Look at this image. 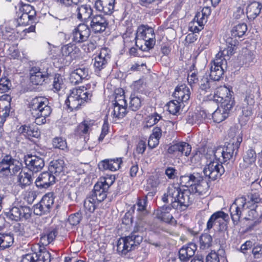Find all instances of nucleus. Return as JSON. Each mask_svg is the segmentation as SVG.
I'll list each match as a JSON object with an SVG mask.
<instances>
[{"mask_svg":"<svg viewBox=\"0 0 262 262\" xmlns=\"http://www.w3.org/2000/svg\"><path fill=\"white\" fill-rule=\"evenodd\" d=\"M108 26L107 18L102 14L93 15L90 18V25L80 23L72 33V39L76 43L86 41L91 31L95 34L104 32Z\"/></svg>","mask_w":262,"mask_h":262,"instance_id":"nucleus-1","label":"nucleus"},{"mask_svg":"<svg viewBox=\"0 0 262 262\" xmlns=\"http://www.w3.org/2000/svg\"><path fill=\"white\" fill-rule=\"evenodd\" d=\"M115 0H97L95 2V8L105 14H111L114 9Z\"/></svg>","mask_w":262,"mask_h":262,"instance_id":"nucleus-26","label":"nucleus"},{"mask_svg":"<svg viewBox=\"0 0 262 262\" xmlns=\"http://www.w3.org/2000/svg\"><path fill=\"white\" fill-rule=\"evenodd\" d=\"M147 203V198L144 196L141 198H139L135 208L137 207V211L141 215H144L148 212L146 207Z\"/></svg>","mask_w":262,"mask_h":262,"instance_id":"nucleus-47","label":"nucleus"},{"mask_svg":"<svg viewBox=\"0 0 262 262\" xmlns=\"http://www.w3.org/2000/svg\"><path fill=\"white\" fill-rule=\"evenodd\" d=\"M35 262H50L51 254L45 248H40L37 252L33 253Z\"/></svg>","mask_w":262,"mask_h":262,"instance_id":"nucleus-44","label":"nucleus"},{"mask_svg":"<svg viewBox=\"0 0 262 262\" xmlns=\"http://www.w3.org/2000/svg\"><path fill=\"white\" fill-rule=\"evenodd\" d=\"M210 116L209 114L208 117ZM208 118V115L204 110H200L196 113H189L187 117V122L190 124H199Z\"/></svg>","mask_w":262,"mask_h":262,"instance_id":"nucleus-30","label":"nucleus"},{"mask_svg":"<svg viewBox=\"0 0 262 262\" xmlns=\"http://www.w3.org/2000/svg\"><path fill=\"white\" fill-rule=\"evenodd\" d=\"M7 218L15 221L27 220L30 216V208L26 206H13L5 212Z\"/></svg>","mask_w":262,"mask_h":262,"instance_id":"nucleus-14","label":"nucleus"},{"mask_svg":"<svg viewBox=\"0 0 262 262\" xmlns=\"http://www.w3.org/2000/svg\"><path fill=\"white\" fill-rule=\"evenodd\" d=\"M212 238L210 235L205 233L201 235L199 238L200 248L205 250L211 247Z\"/></svg>","mask_w":262,"mask_h":262,"instance_id":"nucleus-49","label":"nucleus"},{"mask_svg":"<svg viewBox=\"0 0 262 262\" xmlns=\"http://www.w3.org/2000/svg\"><path fill=\"white\" fill-rule=\"evenodd\" d=\"M120 105L126 104V101L125 99L123 91L122 89H119L115 92V99L113 104H118Z\"/></svg>","mask_w":262,"mask_h":262,"instance_id":"nucleus-56","label":"nucleus"},{"mask_svg":"<svg viewBox=\"0 0 262 262\" xmlns=\"http://www.w3.org/2000/svg\"><path fill=\"white\" fill-rule=\"evenodd\" d=\"M250 208H251L247 205L245 198L242 196L236 199L230 208V215L233 224L237 225L241 217L244 214H247Z\"/></svg>","mask_w":262,"mask_h":262,"instance_id":"nucleus-9","label":"nucleus"},{"mask_svg":"<svg viewBox=\"0 0 262 262\" xmlns=\"http://www.w3.org/2000/svg\"><path fill=\"white\" fill-rule=\"evenodd\" d=\"M136 32L138 40H142L144 44V46L141 45L140 50L145 51L154 48L156 43V38L152 27L142 25L138 27Z\"/></svg>","mask_w":262,"mask_h":262,"instance_id":"nucleus-8","label":"nucleus"},{"mask_svg":"<svg viewBox=\"0 0 262 262\" xmlns=\"http://www.w3.org/2000/svg\"><path fill=\"white\" fill-rule=\"evenodd\" d=\"M110 51L106 48H102L100 53L95 57L94 67L95 71H100L104 69L110 59Z\"/></svg>","mask_w":262,"mask_h":262,"instance_id":"nucleus-22","label":"nucleus"},{"mask_svg":"<svg viewBox=\"0 0 262 262\" xmlns=\"http://www.w3.org/2000/svg\"><path fill=\"white\" fill-rule=\"evenodd\" d=\"M142 239V236L135 231L127 236L120 238L117 244L118 253L121 255H126L128 252L134 250Z\"/></svg>","mask_w":262,"mask_h":262,"instance_id":"nucleus-6","label":"nucleus"},{"mask_svg":"<svg viewBox=\"0 0 262 262\" xmlns=\"http://www.w3.org/2000/svg\"><path fill=\"white\" fill-rule=\"evenodd\" d=\"M196 250V245L192 243L183 246L179 252L180 259L183 262L188 261L194 255Z\"/></svg>","mask_w":262,"mask_h":262,"instance_id":"nucleus-25","label":"nucleus"},{"mask_svg":"<svg viewBox=\"0 0 262 262\" xmlns=\"http://www.w3.org/2000/svg\"><path fill=\"white\" fill-rule=\"evenodd\" d=\"M261 8V4L256 1L249 4L246 9V13L248 19H255L259 14Z\"/></svg>","mask_w":262,"mask_h":262,"instance_id":"nucleus-36","label":"nucleus"},{"mask_svg":"<svg viewBox=\"0 0 262 262\" xmlns=\"http://www.w3.org/2000/svg\"><path fill=\"white\" fill-rule=\"evenodd\" d=\"M66 168V164L62 159H58L50 162L49 171L55 176V177L61 173H63Z\"/></svg>","mask_w":262,"mask_h":262,"instance_id":"nucleus-34","label":"nucleus"},{"mask_svg":"<svg viewBox=\"0 0 262 262\" xmlns=\"http://www.w3.org/2000/svg\"><path fill=\"white\" fill-rule=\"evenodd\" d=\"M122 163L121 158L104 159L101 161L98 164L100 170H109L115 171L119 169Z\"/></svg>","mask_w":262,"mask_h":262,"instance_id":"nucleus-24","label":"nucleus"},{"mask_svg":"<svg viewBox=\"0 0 262 262\" xmlns=\"http://www.w3.org/2000/svg\"><path fill=\"white\" fill-rule=\"evenodd\" d=\"M208 188V183L200 174L199 181H196L192 186V188L190 189L193 194L197 193L199 195H204L207 193Z\"/></svg>","mask_w":262,"mask_h":262,"instance_id":"nucleus-31","label":"nucleus"},{"mask_svg":"<svg viewBox=\"0 0 262 262\" xmlns=\"http://www.w3.org/2000/svg\"><path fill=\"white\" fill-rule=\"evenodd\" d=\"M19 11L23 13L29 14L30 16H35L36 11L34 8L30 5L24 4L20 6Z\"/></svg>","mask_w":262,"mask_h":262,"instance_id":"nucleus-63","label":"nucleus"},{"mask_svg":"<svg viewBox=\"0 0 262 262\" xmlns=\"http://www.w3.org/2000/svg\"><path fill=\"white\" fill-rule=\"evenodd\" d=\"M54 196L53 192L45 194L40 202L37 204L34 209L35 214L41 215L49 213L53 208Z\"/></svg>","mask_w":262,"mask_h":262,"instance_id":"nucleus-13","label":"nucleus"},{"mask_svg":"<svg viewBox=\"0 0 262 262\" xmlns=\"http://www.w3.org/2000/svg\"><path fill=\"white\" fill-rule=\"evenodd\" d=\"M224 152L225 151L223 150V147L219 146L215 149L208 150L206 155V158L209 159V158H211L212 161H218L222 164L227 161L225 160L224 158Z\"/></svg>","mask_w":262,"mask_h":262,"instance_id":"nucleus-35","label":"nucleus"},{"mask_svg":"<svg viewBox=\"0 0 262 262\" xmlns=\"http://www.w3.org/2000/svg\"><path fill=\"white\" fill-rule=\"evenodd\" d=\"M203 172L206 177L214 181L221 177L224 173L225 169L221 163L218 161H212V158H209V163L204 168Z\"/></svg>","mask_w":262,"mask_h":262,"instance_id":"nucleus-11","label":"nucleus"},{"mask_svg":"<svg viewBox=\"0 0 262 262\" xmlns=\"http://www.w3.org/2000/svg\"><path fill=\"white\" fill-rule=\"evenodd\" d=\"M228 216L227 214L222 211L214 213L207 223V229L209 230L214 227H216V229L220 231L226 230L227 228L226 220Z\"/></svg>","mask_w":262,"mask_h":262,"instance_id":"nucleus-12","label":"nucleus"},{"mask_svg":"<svg viewBox=\"0 0 262 262\" xmlns=\"http://www.w3.org/2000/svg\"><path fill=\"white\" fill-rule=\"evenodd\" d=\"M33 181L31 173L26 172L22 169L19 172L17 177L18 185L22 189L25 188L32 184Z\"/></svg>","mask_w":262,"mask_h":262,"instance_id":"nucleus-38","label":"nucleus"},{"mask_svg":"<svg viewBox=\"0 0 262 262\" xmlns=\"http://www.w3.org/2000/svg\"><path fill=\"white\" fill-rule=\"evenodd\" d=\"M58 233L57 228L50 227L46 229L41 234L40 242L43 245H48L55 239Z\"/></svg>","mask_w":262,"mask_h":262,"instance_id":"nucleus-33","label":"nucleus"},{"mask_svg":"<svg viewBox=\"0 0 262 262\" xmlns=\"http://www.w3.org/2000/svg\"><path fill=\"white\" fill-rule=\"evenodd\" d=\"M53 147L64 150L67 149L66 141L61 137H55L53 139Z\"/></svg>","mask_w":262,"mask_h":262,"instance_id":"nucleus-57","label":"nucleus"},{"mask_svg":"<svg viewBox=\"0 0 262 262\" xmlns=\"http://www.w3.org/2000/svg\"><path fill=\"white\" fill-rule=\"evenodd\" d=\"M11 162H10V176L15 175L18 172H19L21 170L22 165L18 161L11 157Z\"/></svg>","mask_w":262,"mask_h":262,"instance_id":"nucleus-52","label":"nucleus"},{"mask_svg":"<svg viewBox=\"0 0 262 262\" xmlns=\"http://www.w3.org/2000/svg\"><path fill=\"white\" fill-rule=\"evenodd\" d=\"M97 202L91 196L88 197L84 202L85 209L90 213L93 212L96 207Z\"/></svg>","mask_w":262,"mask_h":262,"instance_id":"nucleus-53","label":"nucleus"},{"mask_svg":"<svg viewBox=\"0 0 262 262\" xmlns=\"http://www.w3.org/2000/svg\"><path fill=\"white\" fill-rule=\"evenodd\" d=\"M95 125L96 123L94 120H84L77 126L75 131L76 134L80 136L89 134Z\"/></svg>","mask_w":262,"mask_h":262,"instance_id":"nucleus-32","label":"nucleus"},{"mask_svg":"<svg viewBox=\"0 0 262 262\" xmlns=\"http://www.w3.org/2000/svg\"><path fill=\"white\" fill-rule=\"evenodd\" d=\"M235 46H228L227 48L224 49L223 51L219 52L216 55L220 58H228L231 55L233 51L235 50Z\"/></svg>","mask_w":262,"mask_h":262,"instance_id":"nucleus-60","label":"nucleus"},{"mask_svg":"<svg viewBox=\"0 0 262 262\" xmlns=\"http://www.w3.org/2000/svg\"><path fill=\"white\" fill-rule=\"evenodd\" d=\"M213 101L221 103V105L224 104V102L229 103L231 101L232 106L234 105V100L231 97L230 91L226 87H220L218 88L214 93L213 98Z\"/></svg>","mask_w":262,"mask_h":262,"instance_id":"nucleus-23","label":"nucleus"},{"mask_svg":"<svg viewBox=\"0 0 262 262\" xmlns=\"http://www.w3.org/2000/svg\"><path fill=\"white\" fill-rule=\"evenodd\" d=\"M82 219L81 213L78 212L71 214L68 219L69 223L73 226L77 225L80 223Z\"/></svg>","mask_w":262,"mask_h":262,"instance_id":"nucleus-64","label":"nucleus"},{"mask_svg":"<svg viewBox=\"0 0 262 262\" xmlns=\"http://www.w3.org/2000/svg\"><path fill=\"white\" fill-rule=\"evenodd\" d=\"M171 199L172 208L180 211L185 210L192 203L194 197L190 189H181L178 185H170L162 196V201L168 203Z\"/></svg>","mask_w":262,"mask_h":262,"instance_id":"nucleus-2","label":"nucleus"},{"mask_svg":"<svg viewBox=\"0 0 262 262\" xmlns=\"http://www.w3.org/2000/svg\"><path fill=\"white\" fill-rule=\"evenodd\" d=\"M54 74L52 66L47 62L43 61L39 66L33 67L30 69V82L33 85H42L49 83Z\"/></svg>","mask_w":262,"mask_h":262,"instance_id":"nucleus-5","label":"nucleus"},{"mask_svg":"<svg viewBox=\"0 0 262 262\" xmlns=\"http://www.w3.org/2000/svg\"><path fill=\"white\" fill-rule=\"evenodd\" d=\"M95 84H88L85 86L75 88L71 90L65 103L71 111L78 109L85 102H89L92 96Z\"/></svg>","mask_w":262,"mask_h":262,"instance_id":"nucleus-3","label":"nucleus"},{"mask_svg":"<svg viewBox=\"0 0 262 262\" xmlns=\"http://www.w3.org/2000/svg\"><path fill=\"white\" fill-rule=\"evenodd\" d=\"M190 91L185 84H182L176 88L173 96L181 103L186 102L190 98Z\"/></svg>","mask_w":262,"mask_h":262,"instance_id":"nucleus-28","label":"nucleus"},{"mask_svg":"<svg viewBox=\"0 0 262 262\" xmlns=\"http://www.w3.org/2000/svg\"><path fill=\"white\" fill-rule=\"evenodd\" d=\"M210 77L213 81H219L227 68V59L220 58L215 56V58L210 63Z\"/></svg>","mask_w":262,"mask_h":262,"instance_id":"nucleus-10","label":"nucleus"},{"mask_svg":"<svg viewBox=\"0 0 262 262\" xmlns=\"http://www.w3.org/2000/svg\"><path fill=\"white\" fill-rule=\"evenodd\" d=\"M191 150V146L188 143L180 142L169 146L167 149V152L176 156H181L183 154L188 156Z\"/></svg>","mask_w":262,"mask_h":262,"instance_id":"nucleus-19","label":"nucleus"},{"mask_svg":"<svg viewBox=\"0 0 262 262\" xmlns=\"http://www.w3.org/2000/svg\"><path fill=\"white\" fill-rule=\"evenodd\" d=\"M63 84L62 76L59 74H56L54 77V81L53 82L54 91L55 92L60 91Z\"/></svg>","mask_w":262,"mask_h":262,"instance_id":"nucleus-61","label":"nucleus"},{"mask_svg":"<svg viewBox=\"0 0 262 262\" xmlns=\"http://www.w3.org/2000/svg\"><path fill=\"white\" fill-rule=\"evenodd\" d=\"M172 207L171 204L168 205H163L159 208L157 211V215L162 221L169 223L173 219L172 215L170 213Z\"/></svg>","mask_w":262,"mask_h":262,"instance_id":"nucleus-37","label":"nucleus"},{"mask_svg":"<svg viewBox=\"0 0 262 262\" xmlns=\"http://www.w3.org/2000/svg\"><path fill=\"white\" fill-rule=\"evenodd\" d=\"M12 83L10 80L7 77L0 79V93H5L8 92L12 88Z\"/></svg>","mask_w":262,"mask_h":262,"instance_id":"nucleus-58","label":"nucleus"},{"mask_svg":"<svg viewBox=\"0 0 262 262\" xmlns=\"http://www.w3.org/2000/svg\"><path fill=\"white\" fill-rule=\"evenodd\" d=\"M229 137L231 138L229 142H227L224 147H223L225 151L224 158L225 160H229L234 156H236L238 150V148L242 141V137L241 133L235 128H230L229 134Z\"/></svg>","mask_w":262,"mask_h":262,"instance_id":"nucleus-7","label":"nucleus"},{"mask_svg":"<svg viewBox=\"0 0 262 262\" xmlns=\"http://www.w3.org/2000/svg\"><path fill=\"white\" fill-rule=\"evenodd\" d=\"M199 179H200V173L198 172H193L192 174L182 176L180 177V184L182 186L187 188L189 186L192 188L194 183L196 181H199Z\"/></svg>","mask_w":262,"mask_h":262,"instance_id":"nucleus-40","label":"nucleus"},{"mask_svg":"<svg viewBox=\"0 0 262 262\" xmlns=\"http://www.w3.org/2000/svg\"><path fill=\"white\" fill-rule=\"evenodd\" d=\"M247 30V27L246 24H239L234 26L231 30V36L234 37H242L243 36Z\"/></svg>","mask_w":262,"mask_h":262,"instance_id":"nucleus-50","label":"nucleus"},{"mask_svg":"<svg viewBox=\"0 0 262 262\" xmlns=\"http://www.w3.org/2000/svg\"><path fill=\"white\" fill-rule=\"evenodd\" d=\"M161 120H162L161 117L157 113L152 114L147 118L146 126L147 127H151Z\"/></svg>","mask_w":262,"mask_h":262,"instance_id":"nucleus-62","label":"nucleus"},{"mask_svg":"<svg viewBox=\"0 0 262 262\" xmlns=\"http://www.w3.org/2000/svg\"><path fill=\"white\" fill-rule=\"evenodd\" d=\"M49 104V100L41 96L35 97L29 102L30 111L32 116L35 118L36 124L41 125L46 122V118L52 112V108Z\"/></svg>","mask_w":262,"mask_h":262,"instance_id":"nucleus-4","label":"nucleus"},{"mask_svg":"<svg viewBox=\"0 0 262 262\" xmlns=\"http://www.w3.org/2000/svg\"><path fill=\"white\" fill-rule=\"evenodd\" d=\"M137 37V32L134 33L132 28L128 27L126 29V32L122 35L125 47L126 48H129L133 42L135 41L136 46L140 49V46L139 45L140 42L138 41V38Z\"/></svg>","mask_w":262,"mask_h":262,"instance_id":"nucleus-27","label":"nucleus"},{"mask_svg":"<svg viewBox=\"0 0 262 262\" xmlns=\"http://www.w3.org/2000/svg\"><path fill=\"white\" fill-rule=\"evenodd\" d=\"M73 14L81 23L86 24L93 16V9L90 5L73 6Z\"/></svg>","mask_w":262,"mask_h":262,"instance_id":"nucleus-15","label":"nucleus"},{"mask_svg":"<svg viewBox=\"0 0 262 262\" xmlns=\"http://www.w3.org/2000/svg\"><path fill=\"white\" fill-rule=\"evenodd\" d=\"M256 155L253 149H248L244 156V161L247 164H252L256 160Z\"/></svg>","mask_w":262,"mask_h":262,"instance_id":"nucleus-59","label":"nucleus"},{"mask_svg":"<svg viewBox=\"0 0 262 262\" xmlns=\"http://www.w3.org/2000/svg\"><path fill=\"white\" fill-rule=\"evenodd\" d=\"M90 78L89 69L82 67L73 71L69 77L71 83L77 84L82 82L83 80H87Z\"/></svg>","mask_w":262,"mask_h":262,"instance_id":"nucleus-20","label":"nucleus"},{"mask_svg":"<svg viewBox=\"0 0 262 262\" xmlns=\"http://www.w3.org/2000/svg\"><path fill=\"white\" fill-rule=\"evenodd\" d=\"M24 161L26 167L32 172L40 171L45 166L43 159L36 155H28L25 157Z\"/></svg>","mask_w":262,"mask_h":262,"instance_id":"nucleus-16","label":"nucleus"},{"mask_svg":"<svg viewBox=\"0 0 262 262\" xmlns=\"http://www.w3.org/2000/svg\"><path fill=\"white\" fill-rule=\"evenodd\" d=\"M11 156L6 155L0 161V176L8 177L10 176V165Z\"/></svg>","mask_w":262,"mask_h":262,"instance_id":"nucleus-42","label":"nucleus"},{"mask_svg":"<svg viewBox=\"0 0 262 262\" xmlns=\"http://www.w3.org/2000/svg\"><path fill=\"white\" fill-rule=\"evenodd\" d=\"M243 197L246 199L247 205L251 208H254L256 206H258L257 204L261 201L259 193L256 190H251L246 195Z\"/></svg>","mask_w":262,"mask_h":262,"instance_id":"nucleus-41","label":"nucleus"},{"mask_svg":"<svg viewBox=\"0 0 262 262\" xmlns=\"http://www.w3.org/2000/svg\"><path fill=\"white\" fill-rule=\"evenodd\" d=\"M55 181V176L49 171H45L39 174L35 180V184L38 189H46L54 185Z\"/></svg>","mask_w":262,"mask_h":262,"instance_id":"nucleus-17","label":"nucleus"},{"mask_svg":"<svg viewBox=\"0 0 262 262\" xmlns=\"http://www.w3.org/2000/svg\"><path fill=\"white\" fill-rule=\"evenodd\" d=\"M213 83V80H210L207 76H203L199 83L200 89L205 92H207Z\"/></svg>","mask_w":262,"mask_h":262,"instance_id":"nucleus-55","label":"nucleus"},{"mask_svg":"<svg viewBox=\"0 0 262 262\" xmlns=\"http://www.w3.org/2000/svg\"><path fill=\"white\" fill-rule=\"evenodd\" d=\"M114 109L112 113L114 118L117 119L123 118L127 113V104L126 105H120L118 104H113Z\"/></svg>","mask_w":262,"mask_h":262,"instance_id":"nucleus-46","label":"nucleus"},{"mask_svg":"<svg viewBox=\"0 0 262 262\" xmlns=\"http://www.w3.org/2000/svg\"><path fill=\"white\" fill-rule=\"evenodd\" d=\"M247 214L244 219L246 221L251 222L249 223V229H252L262 221V205H259L249 209Z\"/></svg>","mask_w":262,"mask_h":262,"instance_id":"nucleus-18","label":"nucleus"},{"mask_svg":"<svg viewBox=\"0 0 262 262\" xmlns=\"http://www.w3.org/2000/svg\"><path fill=\"white\" fill-rule=\"evenodd\" d=\"M102 183H97L94 186V189L90 196L95 200L97 203L103 201L107 196V189H104Z\"/></svg>","mask_w":262,"mask_h":262,"instance_id":"nucleus-29","label":"nucleus"},{"mask_svg":"<svg viewBox=\"0 0 262 262\" xmlns=\"http://www.w3.org/2000/svg\"><path fill=\"white\" fill-rule=\"evenodd\" d=\"M180 104L181 102L179 100H173L170 101L167 104L168 111L172 115H177L180 110Z\"/></svg>","mask_w":262,"mask_h":262,"instance_id":"nucleus-54","label":"nucleus"},{"mask_svg":"<svg viewBox=\"0 0 262 262\" xmlns=\"http://www.w3.org/2000/svg\"><path fill=\"white\" fill-rule=\"evenodd\" d=\"M14 242V238L10 233H0V250H4L11 246Z\"/></svg>","mask_w":262,"mask_h":262,"instance_id":"nucleus-45","label":"nucleus"},{"mask_svg":"<svg viewBox=\"0 0 262 262\" xmlns=\"http://www.w3.org/2000/svg\"><path fill=\"white\" fill-rule=\"evenodd\" d=\"M19 130L21 133L28 137L38 138L40 136V132L36 125H24L20 128Z\"/></svg>","mask_w":262,"mask_h":262,"instance_id":"nucleus-43","label":"nucleus"},{"mask_svg":"<svg viewBox=\"0 0 262 262\" xmlns=\"http://www.w3.org/2000/svg\"><path fill=\"white\" fill-rule=\"evenodd\" d=\"M35 16H30L29 14L23 13V12H18L17 22L19 25H28L30 23H32Z\"/></svg>","mask_w":262,"mask_h":262,"instance_id":"nucleus-51","label":"nucleus"},{"mask_svg":"<svg viewBox=\"0 0 262 262\" xmlns=\"http://www.w3.org/2000/svg\"><path fill=\"white\" fill-rule=\"evenodd\" d=\"M226 103L224 102L221 107L216 109L211 115L214 122L219 123L227 118L231 109L232 108V102L231 101Z\"/></svg>","mask_w":262,"mask_h":262,"instance_id":"nucleus-21","label":"nucleus"},{"mask_svg":"<svg viewBox=\"0 0 262 262\" xmlns=\"http://www.w3.org/2000/svg\"><path fill=\"white\" fill-rule=\"evenodd\" d=\"M60 51L63 57L73 58L79 53V49L75 44L69 43L62 46Z\"/></svg>","mask_w":262,"mask_h":262,"instance_id":"nucleus-39","label":"nucleus"},{"mask_svg":"<svg viewBox=\"0 0 262 262\" xmlns=\"http://www.w3.org/2000/svg\"><path fill=\"white\" fill-rule=\"evenodd\" d=\"M142 101L141 97L135 94H132L130 96L129 108L133 111H136L141 107Z\"/></svg>","mask_w":262,"mask_h":262,"instance_id":"nucleus-48","label":"nucleus"}]
</instances>
